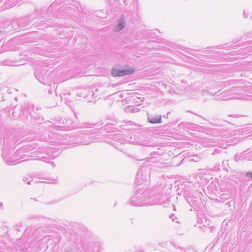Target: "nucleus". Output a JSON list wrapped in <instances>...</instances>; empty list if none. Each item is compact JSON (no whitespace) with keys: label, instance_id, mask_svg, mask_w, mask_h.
Wrapping results in <instances>:
<instances>
[{"label":"nucleus","instance_id":"1","mask_svg":"<svg viewBox=\"0 0 252 252\" xmlns=\"http://www.w3.org/2000/svg\"><path fill=\"white\" fill-rule=\"evenodd\" d=\"M247 91V88L245 86H234L223 91L220 95L217 94L219 92H215L213 94L208 91H203V94L216 95V99L222 100H228L233 99L248 100L249 98L248 94H243L241 92L245 93Z\"/></svg>","mask_w":252,"mask_h":252},{"label":"nucleus","instance_id":"2","mask_svg":"<svg viewBox=\"0 0 252 252\" xmlns=\"http://www.w3.org/2000/svg\"><path fill=\"white\" fill-rule=\"evenodd\" d=\"M135 190V195L131 197L126 202L127 204L135 207H140L144 206H149L154 205L153 203L147 196L148 191L141 190Z\"/></svg>","mask_w":252,"mask_h":252},{"label":"nucleus","instance_id":"3","mask_svg":"<svg viewBox=\"0 0 252 252\" xmlns=\"http://www.w3.org/2000/svg\"><path fill=\"white\" fill-rule=\"evenodd\" d=\"M47 71L46 70L42 71H36L35 76L38 80L43 84L50 85V82L49 80V77L46 75Z\"/></svg>","mask_w":252,"mask_h":252},{"label":"nucleus","instance_id":"4","mask_svg":"<svg viewBox=\"0 0 252 252\" xmlns=\"http://www.w3.org/2000/svg\"><path fill=\"white\" fill-rule=\"evenodd\" d=\"M134 69L133 68H126L124 69H113L112 75L113 76H124L130 75L133 73Z\"/></svg>","mask_w":252,"mask_h":252},{"label":"nucleus","instance_id":"5","mask_svg":"<svg viewBox=\"0 0 252 252\" xmlns=\"http://www.w3.org/2000/svg\"><path fill=\"white\" fill-rule=\"evenodd\" d=\"M33 106L29 104V103H25L23 106H22L21 112L20 114L21 116H22V114L23 115H25V119L28 118V115L30 114L33 117V115L31 114V112L30 111V110L33 109Z\"/></svg>","mask_w":252,"mask_h":252},{"label":"nucleus","instance_id":"6","mask_svg":"<svg viewBox=\"0 0 252 252\" xmlns=\"http://www.w3.org/2000/svg\"><path fill=\"white\" fill-rule=\"evenodd\" d=\"M148 121L151 124H159L162 122L161 115L147 114Z\"/></svg>","mask_w":252,"mask_h":252},{"label":"nucleus","instance_id":"7","mask_svg":"<svg viewBox=\"0 0 252 252\" xmlns=\"http://www.w3.org/2000/svg\"><path fill=\"white\" fill-rule=\"evenodd\" d=\"M125 20L124 16H122L118 21V25L114 28V31L119 32L125 27Z\"/></svg>","mask_w":252,"mask_h":252},{"label":"nucleus","instance_id":"8","mask_svg":"<svg viewBox=\"0 0 252 252\" xmlns=\"http://www.w3.org/2000/svg\"><path fill=\"white\" fill-rule=\"evenodd\" d=\"M2 157H3V159L5 160V161H6V163H7V164H10V165H11V164H15V162L16 161V160H15V159H14V160H9V159H8V158L6 157V156H5V155H3V153H2Z\"/></svg>","mask_w":252,"mask_h":252},{"label":"nucleus","instance_id":"9","mask_svg":"<svg viewBox=\"0 0 252 252\" xmlns=\"http://www.w3.org/2000/svg\"><path fill=\"white\" fill-rule=\"evenodd\" d=\"M127 110L129 112L135 113L138 111V109L132 106H129L127 108Z\"/></svg>","mask_w":252,"mask_h":252},{"label":"nucleus","instance_id":"10","mask_svg":"<svg viewBox=\"0 0 252 252\" xmlns=\"http://www.w3.org/2000/svg\"><path fill=\"white\" fill-rule=\"evenodd\" d=\"M245 158L244 155L242 154L239 155H236L235 156V159L236 161L243 160Z\"/></svg>","mask_w":252,"mask_h":252},{"label":"nucleus","instance_id":"11","mask_svg":"<svg viewBox=\"0 0 252 252\" xmlns=\"http://www.w3.org/2000/svg\"><path fill=\"white\" fill-rule=\"evenodd\" d=\"M32 180V179L31 177H30L29 178L28 177H25L23 179V181L26 182H27V184L29 185H30L31 182Z\"/></svg>","mask_w":252,"mask_h":252},{"label":"nucleus","instance_id":"12","mask_svg":"<svg viewBox=\"0 0 252 252\" xmlns=\"http://www.w3.org/2000/svg\"><path fill=\"white\" fill-rule=\"evenodd\" d=\"M170 218L173 221L179 223V221H178V219L174 214H172L170 216Z\"/></svg>","mask_w":252,"mask_h":252},{"label":"nucleus","instance_id":"13","mask_svg":"<svg viewBox=\"0 0 252 252\" xmlns=\"http://www.w3.org/2000/svg\"><path fill=\"white\" fill-rule=\"evenodd\" d=\"M40 160L44 161V162H47V163H49V159L46 158V157H42L41 158H40Z\"/></svg>","mask_w":252,"mask_h":252},{"label":"nucleus","instance_id":"14","mask_svg":"<svg viewBox=\"0 0 252 252\" xmlns=\"http://www.w3.org/2000/svg\"><path fill=\"white\" fill-rule=\"evenodd\" d=\"M192 125V124H191V123H186V124H185V123H180L179 125V126H180V127H181L182 126H184V125Z\"/></svg>","mask_w":252,"mask_h":252},{"label":"nucleus","instance_id":"15","mask_svg":"<svg viewBox=\"0 0 252 252\" xmlns=\"http://www.w3.org/2000/svg\"><path fill=\"white\" fill-rule=\"evenodd\" d=\"M246 176L252 180V172H248L246 174Z\"/></svg>","mask_w":252,"mask_h":252},{"label":"nucleus","instance_id":"16","mask_svg":"<svg viewBox=\"0 0 252 252\" xmlns=\"http://www.w3.org/2000/svg\"><path fill=\"white\" fill-rule=\"evenodd\" d=\"M243 14L245 18H248V16L249 15L248 11L246 10H245L243 12Z\"/></svg>","mask_w":252,"mask_h":252},{"label":"nucleus","instance_id":"17","mask_svg":"<svg viewBox=\"0 0 252 252\" xmlns=\"http://www.w3.org/2000/svg\"><path fill=\"white\" fill-rule=\"evenodd\" d=\"M90 125H91V124H88V123H84L83 125H82V127H91L90 126H89Z\"/></svg>","mask_w":252,"mask_h":252},{"label":"nucleus","instance_id":"18","mask_svg":"<svg viewBox=\"0 0 252 252\" xmlns=\"http://www.w3.org/2000/svg\"><path fill=\"white\" fill-rule=\"evenodd\" d=\"M16 24H17V23L15 22H13L12 23V26L14 27L15 30L17 29V28L16 27Z\"/></svg>","mask_w":252,"mask_h":252},{"label":"nucleus","instance_id":"19","mask_svg":"<svg viewBox=\"0 0 252 252\" xmlns=\"http://www.w3.org/2000/svg\"><path fill=\"white\" fill-rule=\"evenodd\" d=\"M229 117H231V116H233V117H235V118H239L240 117V115H229Z\"/></svg>","mask_w":252,"mask_h":252},{"label":"nucleus","instance_id":"20","mask_svg":"<svg viewBox=\"0 0 252 252\" xmlns=\"http://www.w3.org/2000/svg\"><path fill=\"white\" fill-rule=\"evenodd\" d=\"M170 114V112H168L166 115L163 116V118L167 119L168 118V115H169Z\"/></svg>","mask_w":252,"mask_h":252},{"label":"nucleus","instance_id":"21","mask_svg":"<svg viewBox=\"0 0 252 252\" xmlns=\"http://www.w3.org/2000/svg\"><path fill=\"white\" fill-rule=\"evenodd\" d=\"M126 124L129 125H134V123L131 121H128V122L126 123Z\"/></svg>","mask_w":252,"mask_h":252},{"label":"nucleus","instance_id":"22","mask_svg":"<svg viewBox=\"0 0 252 252\" xmlns=\"http://www.w3.org/2000/svg\"><path fill=\"white\" fill-rule=\"evenodd\" d=\"M49 163H50L51 164V165L53 166V167H54L56 166L55 163L53 161L49 162Z\"/></svg>","mask_w":252,"mask_h":252},{"label":"nucleus","instance_id":"23","mask_svg":"<svg viewBox=\"0 0 252 252\" xmlns=\"http://www.w3.org/2000/svg\"><path fill=\"white\" fill-rule=\"evenodd\" d=\"M248 96H249V98L248 100H252V94H248Z\"/></svg>","mask_w":252,"mask_h":252},{"label":"nucleus","instance_id":"24","mask_svg":"<svg viewBox=\"0 0 252 252\" xmlns=\"http://www.w3.org/2000/svg\"><path fill=\"white\" fill-rule=\"evenodd\" d=\"M124 3H125V5H127V2L126 0H124Z\"/></svg>","mask_w":252,"mask_h":252},{"label":"nucleus","instance_id":"25","mask_svg":"<svg viewBox=\"0 0 252 252\" xmlns=\"http://www.w3.org/2000/svg\"><path fill=\"white\" fill-rule=\"evenodd\" d=\"M3 207V204L2 202H0V208H2Z\"/></svg>","mask_w":252,"mask_h":252},{"label":"nucleus","instance_id":"26","mask_svg":"<svg viewBox=\"0 0 252 252\" xmlns=\"http://www.w3.org/2000/svg\"><path fill=\"white\" fill-rule=\"evenodd\" d=\"M95 139H91L92 141H91V142L95 141Z\"/></svg>","mask_w":252,"mask_h":252},{"label":"nucleus","instance_id":"27","mask_svg":"<svg viewBox=\"0 0 252 252\" xmlns=\"http://www.w3.org/2000/svg\"><path fill=\"white\" fill-rule=\"evenodd\" d=\"M191 203H194V202H195V200L191 199Z\"/></svg>","mask_w":252,"mask_h":252},{"label":"nucleus","instance_id":"28","mask_svg":"<svg viewBox=\"0 0 252 252\" xmlns=\"http://www.w3.org/2000/svg\"><path fill=\"white\" fill-rule=\"evenodd\" d=\"M192 113H193V114H195L196 115H197L196 114H195L194 113H193V112H191Z\"/></svg>","mask_w":252,"mask_h":252},{"label":"nucleus","instance_id":"29","mask_svg":"<svg viewBox=\"0 0 252 252\" xmlns=\"http://www.w3.org/2000/svg\"><path fill=\"white\" fill-rule=\"evenodd\" d=\"M209 48H207V49H208ZM208 51L207 50V48L206 49V52H207Z\"/></svg>","mask_w":252,"mask_h":252}]
</instances>
